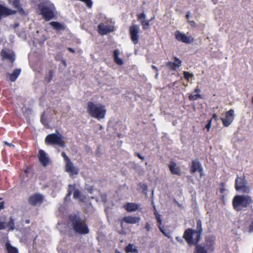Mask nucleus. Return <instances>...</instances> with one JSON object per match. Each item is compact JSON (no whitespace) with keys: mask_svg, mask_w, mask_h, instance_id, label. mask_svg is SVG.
Returning <instances> with one entry per match:
<instances>
[{"mask_svg":"<svg viewBox=\"0 0 253 253\" xmlns=\"http://www.w3.org/2000/svg\"><path fill=\"white\" fill-rule=\"evenodd\" d=\"M203 232L202 221L200 219L197 220L196 229L192 228L186 229L183 233V238L184 239L189 246H195L193 253L203 250L207 253L213 252L214 250L215 238L213 236L209 235L205 238L204 243L199 244Z\"/></svg>","mask_w":253,"mask_h":253,"instance_id":"f257e3e1","label":"nucleus"},{"mask_svg":"<svg viewBox=\"0 0 253 253\" xmlns=\"http://www.w3.org/2000/svg\"><path fill=\"white\" fill-rule=\"evenodd\" d=\"M38 10L39 11V14L42 15V18L46 21L57 18V12L53 3L47 4L44 2H41L38 5Z\"/></svg>","mask_w":253,"mask_h":253,"instance_id":"f03ea898","label":"nucleus"},{"mask_svg":"<svg viewBox=\"0 0 253 253\" xmlns=\"http://www.w3.org/2000/svg\"><path fill=\"white\" fill-rule=\"evenodd\" d=\"M86 111L91 117L98 120L104 119L107 112L105 105L92 101L87 103Z\"/></svg>","mask_w":253,"mask_h":253,"instance_id":"7ed1b4c3","label":"nucleus"},{"mask_svg":"<svg viewBox=\"0 0 253 253\" xmlns=\"http://www.w3.org/2000/svg\"><path fill=\"white\" fill-rule=\"evenodd\" d=\"M69 219L75 233L81 235L89 233V229L87 224L80 216L76 214L70 215Z\"/></svg>","mask_w":253,"mask_h":253,"instance_id":"20e7f679","label":"nucleus"},{"mask_svg":"<svg viewBox=\"0 0 253 253\" xmlns=\"http://www.w3.org/2000/svg\"><path fill=\"white\" fill-rule=\"evenodd\" d=\"M252 202L251 197L249 195H236L232 200L233 209L239 211L247 208Z\"/></svg>","mask_w":253,"mask_h":253,"instance_id":"39448f33","label":"nucleus"},{"mask_svg":"<svg viewBox=\"0 0 253 253\" xmlns=\"http://www.w3.org/2000/svg\"><path fill=\"white\" fill-rule=\"evenodd\" d=\"M45 142L47 145H57L62 148L66 146L63 137L60 133L47 135L45 138Z\"/></svg>","mask_w":253,"mask_h":253,"instance_id":"423d86ee","label":"nucleus"},{"mask_svg":"<svg viewBox=\"0 0 253 253\" xmlns=\"http://www.w3.org/2000/svg\"><path fill=\"white\" fill-rule=\"evenodd\" d=\"M235 188L237 191H241L245 193L249 192L250 187L244 174L241 176H237L235 181Z\"/></svg>","mask_w":253,"mask_h":253,"instance_id":"0eeeda50","label":"nucleus"},{"mask_svg":"<svg viewBox=\"0 0 253 253\" xmlns=\"http://www.w3.org/2000/svg\"><path fill=\"white\" fill-rule=\"evenodd\" d=\"M189 168L191 173L193 174L196 172H198L201 177L204 175L203 167L198 160H193L191 162V164L190 165Z\"/></svg>","mask_w":253,"mask_h":253,"instance_id":"6e6552de","label":"nucleus"},{"mask_svg":"<svg viewBox=\"0 0 253 253\" xmlns=\"http://www.w3.org/2000/svg\"><path fill=\"white\" fill-rule=\"evenodd\" d=\"M175 39L179 42H182L186 44H189L193 42L194 39L191 36H187L185 34L177 30L174 33Z\"/></svg>","mask_w":253,"mask_h":253,"instance_id":"1a4fd4ad","label":"nucleus"},{"mask_svg":"<svg viewBox=\"0 0 253 253\" xmlns=\"http://www.w3.org/2000/svg\"><path fill=\"white\" fill-rule=\"evenodd\" d=\"M139 26L137 25H132L129 28L130 39L134 44L138 42L139 39Z\"/></svg>","mask_w":253,"mask_h":253,"instance_id":"9d476101","label":"nucleus"},{"mask_svg":"<svg viewBox=\"0 0 253 253\" xmlns=\"http://www.w3.org/2000/svg\"><path fill=\"white\" fill-rule=\"evenodd\" d=\"M43 196L39 193H35L28 198V203L33 206L41 205L43 202Z\"/></svg>","mask_w":253,"mask_h":253,"instance_id":"9b49d317","label":"nucleus"},{"mask_svg":"<svg viewBox=\"0 0 253 253\" xmlns=\"http://www.w3.org/2000/svg\"><path fill=\"white\" fill-rule=\"evenodd\" d=\"M114 27L109 25H105L103 23L99 24L97 31L101 35H105L114 31Z\"/></svg>","mask_w":253,"mask_h":253,"instance_id":"f8f14e48","label":"nucleus"},{"mask_svg":"<svg viewBox=\"0 0 253 253\" xmlns=\"http://www.w3.org/2000/svg\"><path fill=\"white\" fill-rule=\"evenodd\" d=\"M234 111L231 109L226 112L225 118H221L224 126L228 127L230 126L234 120Z\"/></svg>","mask_w":253,"mask_h":253,"instance_id":"ddd939ff","label":"nucleus"},{"mask_svg":"<svg viewBox=\"0 0 253 253\" xmlns=\"http://www.w3.org/2000/svg\"><path fill=\"white\" fill-rule=\"evenodd\" d=\"M174 62L169 61L166 63V66L170 71H175L179 68L182 64V61L178 58L174 56L173 58Z\"/></svg>","mask_w":253,"mask_h":253,"instance_id":"4468645a","label":"nucleus"},{"mask_svg":"<svg viewBox=\"0 0 253 253\" xmlns=\"http://www.w3.org/2000/svg\"><path fill=\"white\" fill-rule=\"evenodd\" d=\"M9 3L13 8L16 9L15 10L16 13L18 12L22 16L26 15L25 11L20 2V0H12L9 1Z\"/></svg>","mask_w":253,"mask_h":253,"instance_id":"2eb2a0df","label":"nucleus"},{"mask_svg":"<svg viewBox=\"0 0 253 253\" xmlns=\"http://www.w3.org/2000/svg\"><path fill=\"white\" fill-rule=\"evenodd\" d=\"M140 217L139 216H127L123 217L121 220V226L123 228V223L136 224L139 222Z\"/></svg>","mask_w":253,"mask_h":253,"instance_id":"dca6fc26","label":"nucleus"},{"mask_svg":"<svg viewBox=\"0 0 253 253\" xmlns=\"http://www.w3.org/2000/svg\"><path fill=\"white\" fill-rule=\"evenodd\" d=\"M0 55L2 60L8 59L12 64L13 63L15 60V56L13 51L9 52L6 49H2L0 52Z\"/></svg>","mask_w":253,"mask_h":253,"instance_id":"f3484780","label":"nucleus"},{"mask_svg":"<svg viewBox=\"0 0 253 253\" xmlns=\"http://www.w3.org/2000/svg\"><path fill=\"white\" fill-rule=\"evenodd\" d=\"M39 161L43 167L47 166L49 162V158L46 156L45 152L43 150H40L38 153Z\"/></svg>","mask_w":253,"mask_h":253,"instance_id":"a211bd4d","label":"nucleus"},{"mask_svg":"<svg viewBox=\"0 0 253 253\" xmlns=\"http://www.w3.org/2000/svg\"><path fill=\"white\" fill-rule=\"evenodd\" d=\"M123 208L128 212H132L138 210L140 205L135 203L127 202L123 206Z\"/></svg>","mask_w":253,"mask_h":253,"instance_id":"6ab92c4d","label":"nucleus"},{"mask_svg":"<svg viewBox=\"0 0 253 253\" xmlns=\"http://www.w3.org/2000/svg\"><path fill=\"white\" fill-rule=\"evenodd\" d=\"M65 170L70 174V175H77L79 173V169L74 167L71 161L66 163Z\"/></svg>","mask_w":253,"mask_h":253,"instance_id":"aec40b11","label":"nucleus"},{"mask_svg":"<svg viewBox=\"0 0 253 253\" xmlns=\"http://www.w3.org/2000/svg\"><path fill=\"white\" fill-rule=\"evenodd\" d=\"M169 168L172 174L177 175H180L181 174L180 169L179 167L176 166V164L175 162H170L169 166Z\"/></svg>","mask_w":253,"mask_h":253,"instance_id":"412c9836","label":"nucleus"},{"mask_svg":"<svg viewBox=\"0 0 253 253\" xmlns=\"http://www.w3.org/2000/svg\"><path fill=\"white\" fill-rule=\"evenodd\" d=\"M49 25L52 26L53 29L60 31H63L65 29L66 26L64 24H61L58 22L56 21H52L50 22Z\"/></svg>","mask_w":253,"mask_h":253,"instance_id":"4be33fe9","label":"nucleus"},{"mask_svg":"<svg viewBox=\"0 0 253 253\" xmlns=\"http://www.w3.org/2000/svg\"><path fill=\"white\" fill-rule=\"evenodd\" d=\"M120 51L118 49L113 51L114 60L115 63L118 65L122 66L124 64L123 60L119 58Z\"/></svg>","mask_w":253,"mask_h":253,"instance_id":"5701e85b","label":"nucleus"},{"mask_svg":"<svg viewBox=\"0 0 253 253\" xmlns=\"http://www.w3.org/2000/svg\"><path fill=\"white\" fill-rule=\"evenodd\" d=\"M21 72V69L20 68H16L14 70L11 74H9V78L10 81L12 82H15Z\"/></svg>","mask_w":253,"mask_h":253,"instance_id":"b1692460","label":"nucleus"},{"mask_svg":"<svg viewBox=\"0 0 253 253\" xmlns=\"http://www.w3.org/2000/svg\"><path fill=\"white\" fill-rule=\"evenodd\" d=\"M74 193H73V197L75 199H79L80 201L81 202H84L85 200V197L82 195L81 191L77 189L74 190Z\"/></svg>","mask_w":253,"mask_h":253,"instance_id":"393cba45","label":"nucleus"},{"mask_svg":"<svg viewBox=\"0 0 253 253\" xmlns=\"http://www.w3.org/2000/svg\"><path fill=\"white\" fill-rule=\"evenodd\" d=\"M155 210H156L155 207H154ZM154 214L156 216V219L157 220V221L158 222V226L160 230L164 234H165L164 231L162 227L161 226L162 223V220L161 218L160 214L158 213L156 210H155V211L154 212Z\"/></svg>","mask_w":253,"mask_h":253,"instance_id":"a878e982","label":"nucleus"},{"mask_svg":"<svg viewBox=\"0 0 253 253\" xmlns=\"http://www.w3.org/2000/svg\"><path fill=\"white\" fill-rule=\"evenodd\" d=\"M5 249L7 253H18V250L16 248L11 245L9 242H7L5 244Z\"/></svg>","mask_w":253,"mask_h":253,"instance_id":"bb28decb","label":"nucleus"},{"mask_svg":"<svg viewBox=\"0 0 253 253\" xmlns=\"http://www.w3.org/2000/svg\"><path fill=\"white\" fill-rule=\"evenodd\" d=\"M125 252L126 253H138V251L137 249L136 248L135 246L132 244H129L126 248H125Z\"/></svg>","mask_w":253,"mask_h":253,"instance_id":"cd10ccee","label":"nucleus"},{"mask_svg":"<svg viewBox=\"0 0 253 253\" xmlns=\"http://www.w3.org/2000/svg\"><path fill=\"white\" fill-rule=\"evenodd\" d=\"M75 184H69L68 185V193L65 197V201H67L68 199H70V196L72 194L73 191L75 189Z\"/></svg>","mask_w":253,"mask_h":253,"instance_id":"c85d7f7f","label":"nucleus"},{"mask_svg":"<svg viewBox=\"0 0 253 253\" xmlns=\"http://www.w3.org/2000/svg\"><path fill=\"white\" fill-rule=\"evenodd\" d=\"M54 72L53 70H49L48 74L44 78V81L46 83L48 84L51 81L54 76Z\"/></svg>","mask_w":253,"mask_h":253,"instance_id":"c756f323","label":"nucleus"},{"mask_svg":"<svg viewBox=\"0 0 253 253\" xmlns=\"http://www.w3.org/2000/svg\"><path fill=\"white\" fill-rule=\"evenodd\" d=\"M7 227L9 228V230H13L14 229V220L11 217L9 218L8 223H6Z\"/></svg>","mask_w":253,"mask_h":253,"instance_id":"7c9ffc66","label":"nucleus"},{"mask_svg":"<svg viewBox=\"0 0 253 253\" xmlns=\"http://www.w3.org/2000/svg\"><path fill=\"white\" fill-rule=\"evenodd\" d=\"M189 99L191 101H194L197 100L198 98H201V95L200 94H196L193 95L192 94L189 95Z\"/></svg>","mask_w":253,"mask_h":253,"instance_id":"2f4dec72","label":"nucleus"},{"mask_svg":"<svg viewBox=\"0 0 253 253\" xmlns=\"http://www.w3.org/2000/svg\"><path fill=\"white\" fill-rule=\"evenodd\" d=\"M150 20H141V24L143 27L144 30H146L149 26V23Z\"/></svg>","mask_w":253,"mask_h":253,"instance_id":"473e14b6","label":"nucleus"},{"mask_svg":"<svg viewBox=\"0 0 253 253\" xmlns=\"http://www.w3.org/2000/svg\"><path fill=\"white\" fill-rule=\"evenodd\" d=\"M183 76L184 79L187 81H189L190 78L193 77V75L192 74L187 71L183 72Z\"/></svg>","mask_w":253,"mask_h":253,"instance_id":"72a5a7b5","label":"nucleus"},{"mask_svg":"<svg viewBox=\"0 0 253 253\" xmlns=\"http://www.w3.org/2000/svg\"><path fill=\"white\" fill-rule=\"evenodd\" d=\"M61 156L64 158V160L66 162V163L71 161L68 156L66 154V153L64 152H62Z\"/></svg>","mask_w":253,"mask_h":253,"instance_id":"f704fd0d","label":"nucleus"},{"mask_svg":"<svg viewBox=\"0 0 253 253\" xmlns=\"http://www.w3.org/2000/svg\"><path fill=\"white\" fill-rule=\"evenodd\" d=\"M146 16L144 13H141L137 15L138 20H145Z\"/></svg>","mask_w":253,"mask_h":253,"instance_id":"c9c22d12","label":"nucleus"},{"mask_svg":"<svg viewBox=\"0 0 253 253\" xmlns=\"http://www.w3.org/2000/svg\"><path fill=\"white\" fill-rule=\"evenodd\" d=\"M6 228V222L0 221V230L5 229Z\"/></svg>","mask_w":253,"mask_h":253,"instance_id":"e433bc0d","label":"nucleus"},{"mask_svg":"<svg viewBox=\"0 0 253 253\" xmlns=\"http://www.w3.org/2000/svg\"><path fill=\"white\" fill-rule=\"evenodd\" d=\"M4 201H2V198H0V211L4 209Z\"/></svg>","mask_w":253,"mask_h":253,"instance_id":"4c0bfd02","label":"nucleus"},{"mask_svg":"<svg viewBox=\"0 0 253 253\" xmlns=\"http://www.w3.org/2000/svg\"><path fill=\"white\" fill-rule=\"evenodd\" d=\"M211 120H209L207 124L206 125L205 127L207 129V131H209L210 128L211 127Z\"/></svg>","mask_w":253,"mask_h":253,"instance_id":"58836bf2","label":"nucleus"},{"mask_svg":"<svg viewBox=\"0 0 253 253\" xmlns=\"http://www.w3.org/2000/svg\"><path fill=\"white\" fill-rule=\"evenodd\" d=\"M249 232L250 233L253 232V219L251 221V222L249 225Z\"/></svg>","mask_w":253,"mask_h":253,"instance_id":"ea45409f","label":"nucleus"},{"mask_svg":"<svg viewBox=\"0 0 253 253\" xmlns=\"http://www.w3.org/2000/svg\"><path fill=\"white\" fill-rule=\"evenodd\" d=\"M145 229L148 232L151 230V225L148 222H146L145 223Z\"/></svg>","mask_w":253,"mask_h":253,"instance_id":"a19ab883","label":"nucleus"},{"mask_svg":"<svg viewBox=\"0 0 253 253\" xmlns=\"http://www.w3.org/2000/svg\"><path fill=\"white\" fill-rule=\"evenodd\" d=\"M220 185L221 186L220 188V192L221 193H223L225 190V189L224 188V183L222 182Z\"/></svg>","mask_w":253,"mask_h":253,"instance_id":"79ce46f5","label":"nucleus"},{"mask_svg":"<svg viewBox=\"0 0 253 253\" xmlns=\"http://www.w3.org/2000/svg\"><path fill=\"white\" fill-rule=\"evenodd\" d=\"M135 156H136L138 158H139L141 160L143 161L144 160V157L139 153H135L134 154Z\"/></svg>","mask_w":253,"mask_h":253,"instance_id":"37998d69","label":"nucleus"},{"mask_svg":"<svg viewBox=\"0 0 253 253\" xmlns=\"http://www.w3.org/2000/svg\"><path fill=\"white\" fill-rule=\"evenodd\" d=\"M210 120H211V121L214 120L215 121H217L218 120V117L216 114L214 113L212 115V117Z\"/></svg>","mask_w":253,"mask_h":253,"instance_id":"c03bdc74","label":"nucleus"},{"mask_svg":"<svg viewBox=\"0 0 253 253\" xmlns=\"http://www.w3.org/2000/svg\"><path fill=\"white\" fill-rule=\"evenodd\" d=\"M194 92L197 93V94H199L201 92V90L198 86H197L194 89Z\"/></svg>","mask_w":253,"mask_h":253,"instance_id":"a18cd8bd","label":"nucleus"},{"mask_svg":"<svg viewBox=\"0 0 253 253\" xmlns=\"http://www.w3.org/2000/svg\"><path fill=\"white\" fill-rule=\"evenodd\" d=\"M151 68L153 70H155V71L156 72L157 75L158 74V68L156 66H155L154 65H153L151 66Z\"/></svg>","mask_w":253,"mask_h":253,"instance_id":"49530a36","label":"nucleus"},{"mask_svg":"<svg viewBox=\"0 0 253 253\" xmlns=\"http://www.w3.org/2000/svg\"><path fill=\"white\" fill-rule=\"evenodd\" d=\"M175 239H176V240L177 242H178L179 243H183V240H182V239H181L180 238H179V237H176L175 238Z\"/></svg>","mask_w":253,"mask_h":253,"instance_id":"de8ad7c7","label":"nucleus"},{"mask_svg":"<svg viewBox=\"0 0 253 253\" xmlns=\"http://www.w3.org/2000/svg\"><path fill=\"white\" fill-rule=\"evenodd\" d=\"M67 49H68V51H69L71 53H74L75 52V50L73 48H72L71 47H68L67 48Z\"/></svg>","mask_w":253,"mask_h":253,"instance_id":"09e8293b","label":"nucleus"},{"mask_svg":"<svg viewBox=\"0 0 253 253\" xmlns=\"http://www.w3.org/2000/svg\"><path fill=\"white\" fill-rule=\"evenodd\" d=\"M4 143L5 145H7L10 147H14V145L13 144H12V143H9L6 141H5Z\"/></svg>","mask_w":253,"mask_h":253,"instance_id":"8fccbe9b","label":"nucleus"},{"mask_svg":"<svg viewBox=\"0 0 253 253\" xmlns=\"http://www.w3.org/2000/svg\"><path fill=\"white\" fill-rule=\"evenodd\" d=\"M30 170V168H27L25 170L24 172L26 173H27L28 172V171Z\"/></svg>","mask_w":253,"mask_h":253,"instance_id":"3c124183","label":"nucleus"},{"mask_svg":"<svg viewBox=\"0 0 253 253\" xmlns=\"http://www.w3.org/2000/svg\"><path fill=\"white\" fill-rule=\"evenodd\" d=\"M25 222H26V223H27V224H29V223H30V219H26V220H25Z\"/></svg>","mask_w":253,"mask_h":253,"instance_id":"603ef678","label":"nucleus"},{"mask_svg":"<svg viewBox=\"0 0 253 253\" xmlns=\"http://www.w3.org/2000/svg\"><path fill=\"white\" fill-rule=\"evenodd\" d=\"M189 22L191 24V25H192V26L195 24V23L194 21H190Z\"/></svg>","mask_w":253,"mask_h":253,"instance_id":"864d4df0","label":"nucleus"},{"mask_svg":"<svg viewBox=\"0 0 253 253\" xmlns=\"http://www.w3.org/2000/svg\"><path fill=\"white\" fill-rule=\"evenodd\" d=\"M186 18H187V19H188V18H189V12H188L187 13V14H186Z\"/></svg>","mask_w":253,"mask_h":253,"instance_id":"5fc2aeb1","label":"nucleus"},{"mask_svg":"<svg viewBox=\"0 0 253 253\" xmlns=\"http://www.w3.org/2000/svg\"><path fill=\"white\" fill-rule=\"evenodd\" d=\"M115 253H121L119 251H118V250H116Z\"/></svg>","mask_w":253,"mask_h":253,"instance_id":"6e6d98bb","label":"nucleus"},{"mask_svg":"<svg viewBox=\"0 0 253 253\" xmlns=\"http://www.w3.org/2000/svg\"><path fill=\"white\" fill-rule=\"evenodd\" d=\"M252 103L253 104V97L252 98Z\"/></svg>","mask_w":253,"mask_h":253,"instance_id":"4d7b16f0","label":"nucleus"}]
</instances>
